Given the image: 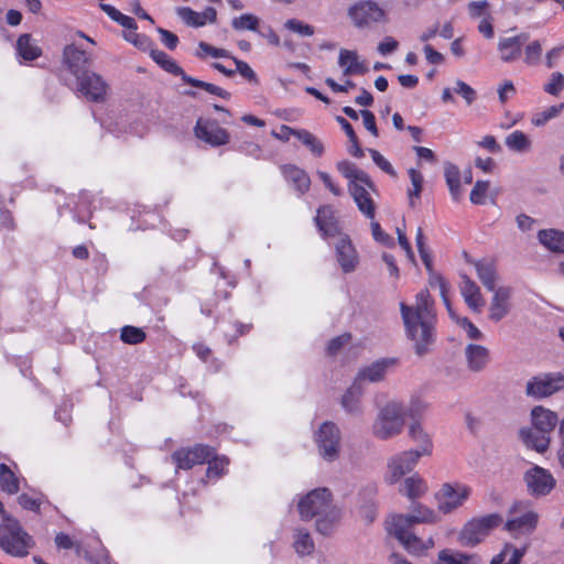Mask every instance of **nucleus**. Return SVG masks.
I'll return each instance as SVG.
<instances>
[{"label":"nucleus","instance_id":"obj_1","mask_svg":"<svg viewBox=\"0 0 564 564\" xmlns=\"http://www.w3.org/2000/svg\"><path fill=\"white\" fill-rule=\"evenodd\" d=\"M402 321L409 339L413 343L417 356L430 352L435 340L436 314L434 303L426 290L415 296V304H400Z\"/></svg>","mask_w":564,"mask_h":564},{"label":"nucleus","instance_id":"obj_2","mask_svg":"<svg viewBox=\"0 0 564 564\" xmlns=\"http://www.w3.org/2000/svg\"><path fill=\"white\" fill-rule=\"evenodd\" d=\"M300 517L304 521L315 519L316 531L323 535L332 534L339 524L343 511L333 502L328 488H315L301 497L297 502Z\"/></svg>","mask_w":564,"mask_h":564},{"label":"nucleus","instance_id":"obj_3","mask_svg":"<svg viewBox=\"0 0 564 564\" xmlns=\"http://www.w3.org/2000/svg\"><path fill=\"white\" fill-rule=\"evenodd\" d=\"M406 417V405L399 400H389L378 410L371 433L381 441L397 437L402 433Z\"/></svg>","mask_w":564,"mask_h":564},{"label":"nucleus","instance_id":"obj_4","mask_svg":"<svg viewBox=\"0 0 564 564\" xmlns=\"http://www.w3.org/2000/svg\"><path fill=\"white\" fill-rule=\"evenodd\" d=\"M35 546L34 539L22 528L18 519L0 523V547L14 557H25Z\"/></svg>","mask_w":564,"mask_h":564},{"label":"nucleus","instance_id":"obj_5","mask_svg":"<svg viewBox=\"0 0 564 564\" xmlns=\"http://www.w3.org/2000/svg\"><path fill=\"white\" fill-rule=\"evenodd\" d=\"M538 522L539 514L531 508V502L518 500L509 509L505 529L514 536L530 534L535 530Z\"/></svg>","mask_w":564,"mask_h":564},{"label":"nucleus","instance_id":"obj_6","mask_svg":"<svg viewBox=\"0 0 564 564\" xmlns=\"http://www.w3.org/2000/svg\"><path fill=\"white\" fill-rule=\"evenodd\" d=\"M314 442L323 460L333 463L339 458L341 432L335 423L329 421L322 423L314 433Z\"/></svg>","mask_w":564,"mask_h":564},{"label":"nucleus","instance_id":"obj_7","mask_svg":"<svg viewBox=\"0 0 564 564\" xmlns=\"http://www.w3.org/2000/svg\"><path fill=\"white\" fill-rule=\"evenodd\" d=\"M470 491L468 486L460 482L443 484L434 495L437 511L444 514L452 513L465 503L470 496Z\"/></svg>","mask_w":564,"mask_h":564},{"label":"nucleus","instance_id":"obj_8","mask_svg":"<svg viewBox=\"0 0 564 564\" xmlns=\"http://www.w3.org/2000/svg\"><path fill=\"white\" fill-rule=\"evenodd\" d=\"M502 517L498 513L487 514L485 517L473 519L465 524L459 534L462 545L475 546L480 543L489 532L502 523Z\"/></svg>","mask_w":564,"mask_h":564},{"label":"nucleus","instance_id":"obj_9","mask_svg":"<svg viewBox=\"0 0 564 564\" xmlns=\"http://www.w3.org/2000/svg\"><path fill=\"white\" fill-rule=\"evenodd\" d=\"M563 389L564 373L549 372L531 378L527 382L525 393L534 399H543Z\"/></svg>","mask_w":564,"mask_h":564},{"label":"nucleus","instance_id":"obj_10","mask_svg":"<svg viewBox=\"0 0 564 564\" xmlns=\"http://www.w3.org/2000/svg\"><path fill=\"white\" fill-rule=\"evenodd\" d=\"M348 15L357 28H365L371 23H381L387 20V13L377 2L362 0L348 9Z\"/></svg>","mask_w":564,"mask_h":564},{"label":"nucleus","instance_id":"obj_11","mask_svg":"<svg viewBox=\"0 0 564 564\" xmlns=\"http://www.w3.org/2000/svg\"><path fill=\"white\" fill-rule=\"evenodd\" d=\"M523 481L527 491L535 498L547 496L556 485L551 471L538 465L532 466L524 473Z\"/></svg>","mask_w":564,"mask_h":564},{"label":"nucleus","instance_id":"obj_12","mask_svg":"<svg viewBox=\"0 0 564 564\" xmlns=\"http://www.w3.org/2000/svg\"><path fill=\"white\" fill-rule=\"evenodd\" d=\"M422 456L413 449L403 451L393 455L388 460L386 481L390 485L397 484L405 475L411 473Z\"/></svg>","mask_w":564,"mask_h":564},{"label":"nucleus","instance_id":"obj_13","mask_svg":"<svg viewBox=\"0 0 564 564\" xmlns=\"http://www.w3.org/2000/svg\"><path fill=\"white\" fill-rule=\"evenodd\" d=\"M78 91L89 101L101 102L106 99L108 84L95 72H84L76 79Z\"/></svg>","mask_w":564,"mask_h":564},{"label":"nucleus","instance_id":"obj_14","mask_svg":"<svg viewBox=\"0 0 564 564\" xmlns=\"http://www.w3.org/2000/svg\"><path fill=\"white\" fill-rule=\"evenodd\" d=\"M411 528L412 527H403L402 524L388 522L389 534L393 535L408 552L421 554L434 546L432 538L422 540L411 532Z\"/></svg>","mask_w":564,"mask_h":564},{"label":"nucleus","instance_id":"obj_15","mask_svg":"<svg viewBox=\"0 0 564 564\" xmlns=\"http://www.w3.org/2000/svg\"><path fill=\"white\" fill-rule=\"evenodd\" d=\"M440 518L436 511L430 507L412 502L411 512L408 514H394L389 522L402 524L403 527H413L414 524H433L438 522Z\"/></svg>","mask_w":564,"mask_h":564},{"label":"nucleus","instance_id":"obj_16","mask_svg":"<svg viewBox=\"0 0 564 564\" xmlns=\"http://www.w3.org/2000/svg\"><path fill=\"white\" fill-rule=\"evenodd\" d=\"M194 131L197 139L210 144L212 147H219L229 142L228 131L221 128L214 120L199 118Z\"/></svg>","mask_w":564,"mask_h":564},{"label":"nucleus","instance_id":"obj_17","mask_svg":"<svg viewBox=\"0 0 564 564\" xmlns=\"http://www.w3.org/2000/svg\"><path fill=\"white\" fill-rule=\"evenodd\" d=\"M213 456V448L196 445L192 448H182L172 454V460L177 469H191L193 466L204 464Z\"/></svg>","mask_w":564,"mask_h":564},{"label":"nucleus","instance_id":"obj_18","mask_svg":"<svg viewBox=\"0 0 564 564\" xmlns=\"http://www.w3.org/2000/svg\"><path fill=\"white\" fill-rule=\"evenodd\" d=\"M395 365V358L378 359L370 365L360 368L357 372V376L355 377V380L359 381L362 386L364 382H380L386 378L388 370L393 368Z\"/></svg>","mask_w":564,"mask_h":564},{"label":"nucleus","instance_id":"obj_19","mask_svg":"<svg viewBox=\"0 0 564 564\" xmlns=\"http://www.w3.org/2000/svg\"><path fill=\"white\" fill-rule=\"evenodd\" d=\"M63 62L77 79L84 72H87L85 68L91 64L93 56L88 52L70 44L64 48Z\"/></svg>","mask_w":564,"mask_h":564},{"label":"nucleus","instance_id":"obj_20","mask_svg":"<svg viewBox=\"0 0 564 564\" xmlns=\"http://www.w3.org/2000/svg\"><path fill=\"white\" fill-rule=\"evenodd\" d=\"M336 259L345 273L355 271L359 263L358 253L350 239L345 235L338 237L335 243Z\"/></svg>","mask_w":564,"mask_h":564},{"label":"nucleus","instance_id":"obj_21","mask_svg":"<svg viewBox=\"0 0 564 564\" xmlns=\"http://www.w3.org/2000/svg\"><path fill=\"white\" fill-rule=\"evenodd\" d=\"M492 292L494 295L490 301L488 317L497 323L503 319L511 310L510 299L512 289L509 286H499Z\"/></svg>","mask_w":564,"mask_h":564},{"label":"nucleus","instance_id":"obj_22","mask_svg":"<svg viewBox=\"0 0 564 564\" xmlns=\"http://www.w3.org/2000/svg\"><path fill=\"white\" fill-rule=\"evenodd\" d=\"M528 40V33H521L509 37H500L497 45L500 59L503 63L518 61L522 53V46Z\"/></svg>","mask_w":564,"mask_h":564},{"label":"nucleus","instance_id":"obj_23","mask_svg":"<svg viewBox=\"0 0 564 564\" xmlns=\"http://www.w3.org/2000/svg\"><path fill=\"white\" fill-rule=\"evenodd\" d=\"M375 186L370 188L367 184H348V191L354 202L356 203L359 212L369 219L375 218L376 204L372 199L370 192L373 191Z\"/></svg>","mask_w":564,"mask_h":564},{"label":"nucleus","instance_id":"obj_24","mask_svg":"<svg viewBox=\"0 0 564 564\" xmlns=\"http://www.w3.org/2000/svg\"><path fill=\"white\" fill-rule=\"evenodd\" d=\"M467 369L471 372L484 371L490 362V351L478 344H468L464 349Z\"/></svg>","mask_w":564,"mask_h":564},{"label":"nucleus","instance_id":"obj_25","mask_svg":"<svg viewBox=\"0 0 564 564\" xmlns=\"http://www.w3.org/2000/svg\"><path fill=\"white\" fill-rule=\"evenodd\" d=\"M519 440L522 444L540 454L545 453L551 444V436L540 432L534 426H522L519 432Z\"/></svg>","mask_w":564,"mask_h":564},{"label":"nucleus","instance_id":"obj_26","mask_svg":"<svg viewBox=\"0 0 564 564\" xmlns=\"http://www.w3.org/2000/svg\"><path fill=\"white\" fill-rule=\"evenodd\" d=\"M530 419L532 426L549 436L558 423L557 413L542 405H536L531 410Z\"/></svg>","mask_w":564,"mask_h":564},{"label":"nucleus","instance_id":"obj_27","mask_svg":"<svg viewBox=\"0 0 564 564\" xmlns=\"http://www.w3.org/2000/svg\"><path fill=\"white\" fill-rule=\"evenodd\" d=\"M315 221L318 227V230L322 232L324 237L343 236L340 232L338 220L335 216V210L332 206H321L317 209Z\"/></svg>","mask_w":564,"mask_h":564},{"label":"nucleus","instance_id":"obj_28","mask_svg":"<svg viewBox=\"0 0 564 564\" xmlns=\"http://www.w3.org/2000/svg\"><path fill=\"white\" fill-rule=\"evenodd\" d=\"M459 291L467 306L474 312H480L485 305L480 288L466 274L460 275Z\"/></svg>","mask_w":564,"mask_h":564},{"label":"nucleus","instance_id":"obj_29","mask_svg":"<svg viewBox=\"0 0 564 564\" xmlns=\"http://www.w3.org/2000/svg\"><path fill=\"white\" fill-rule=\"evenodd\" d=\"M177 15L189 26L200 28L207 23H214L217 19V12L208 7L202 12H196L188 7L178 8Z\"/></svg>","mask_w":564,"mask_h":564},{"label":"nucleus","instance_id":"obj_30","mask_svg":"<svg viewBox=\"0 0 564 564\" xmlns=\"http://www.w3.org/2000/svg\"><path fill=\"white\" fill-rule=\"evenodd\" d=\"M338 65L343 68L344 76L364 75L368 72L366 62L359 58L356 51L341 48Z\"/></svg>","mask_w":564,"mask_h":564},{"label":"nucleus","instance_id":"obj_31","mask_svg":"<svg viewBox=\"0 0 564 564\" xmlns=\"http://www.w3.org/2000/svg\"><path fill=\"white\" fill-rule=\"evenodd\" d=\"M429 491L426 480L417 473L406 477L400 485L399 492L414 502L424 497Z\"/></svg>","mask_w":564,"mask_h":564},{"label":"nucleus","instance_id":"obj_32","mask_svg":"<svg viewBox=\"0 0 564 564\" xmlns=\"http://www.w3.org/2000/svg\"><path fill=\"white\" fill-rule=\"evenodd\" d=\"M364 394V386L354 379L351 386L341 397L340 404L344 410L352 415L362 414L361 397Z\"/></svg>","mask_w":564,"mask_h":564},{"label":"nucleus","instance_id":"obj_33","mask_svg":"<svg viewBox=\"0 0 564 564\" xmlns=\"http://www.w3.org/2000/svg\"><path fill=\"white\" fill-rule=\"evenodd\" d=\"M411 441L417 444V447L413 451L419 453L421 456H431L433 453V442L430 434L424 430L420 422H413L409 426L408 431Z\"/></svg>","mask_w":564,"mask_h":564},{"label":"nucleus","instance_id":"obj_34","mask_svg":"<svg viewBox=\"0 0 564 564\" xmlns=\"http://www.w3.org/2000/svg\"><path fill=\"white\" fill-rule=\"evenodd\" d=\"M478 279L488 291L496 290L498 279L497 268L494 260L480 259L474 262Z\"/></svg>","mask_w":564,"mask_h":564},{"label":"nucleus","instance_id":"obj_35","mask_svg":"<svg viewBox=\"0 0 564 564\" xmlns=\"http://www.w3.org/2000/svg\"><path fill=\"white\" fill-rule=\"evenodd\" d=\"M282 173L286 182L294 187V189L303 195L311 186V178L305 171L295 165H285L282 167Z\"/></svg>","mask_w":564,"mask_h":564},{"label":"nucleus","instance_id":"obj_36","mask_svg":"<svg viewBox=\"0 0 564 564\" xmlns=\"http://www.w3.org/2000/svg\"><path fill=\"white\" fill-rule=\"evenodd\" d=\"M15 50L18 55L24 61H34L42 55V48L39 46L37 41L28 33L19 36Z\"/></svg>","mask_w":564,"mask_h":564},{"label":"nucleus","instance_id":"obj_37","mask_svg":"<svg viewBox=\"0 0 564 564\" xmlns=\"http://www.w3.org/2000/svg\"><path fill=\"white\" fill-rule=\"evenodd\" d=\"M539 242L552 252H564V231L542 229L538 232Z\"/></svg>","mask_w":564,"mask_h":564},{"label":"nucleus","instance_id":"obj_38","mask_svg":"<svg viewBox=\"0 0 564 564\" xmlns=\"http://www.w3.org/2000/svg\"><path fill=\"white\" fill-rule=\"evenodd\" d=\"M337 170L345 176L349 184H367L370 188L373 187V183L369 175L359 170L354 163L349 161H340L337 163Z\"/></svg>","mask_w":564,"mask_h":564},{"label":"nucleus","instance_id":"obj_39","mask_svg":"<svg viewBox=\"0 0 564 564\" xmlns=\"http://www.w3.org/2000/svg\"><path fill=\"white\" fill-rule=\"evenodd\" d=\"M438 560L447 564H481V558L477 554H467L447 549L438 553Z\"/></svg>","mask_w":564,"mask_h":564},{"label":"nucleus","instance_id":"obj_40","mask_svg":"<svg viewBox=\"0 0 564 564\" xmlns=\"http://www.w3.org/2000/svg\"><path fill=\"white\" fill-rule=\"evenodd\" d=\"M524 553V549L506 544L503 549L491 558L489 564H520Z\"/></svg>","mask_w":564,"mask_h":564},{"label":"nucleus","instance_id":"obj_41","mask_svg":"<svg viewBox=\"0 0 564 564\" xmlns=\"http://www.w3.org/2000/svg\"><path fill=\"white\" fill-rule=\"evenodd\" d=\"M444 176L452 198L456 202L459 200L462 197L459 169L452 163H447L444 167Z\"/></svg>","mask_w":564,"mask_h":564},{"label":"nucleus","instance_id":"obj_42","mask_svg":"<svg viewBox=\"0 0 564 564\" xmlns=\"http://www.w3.org/2000/svg\"><path fill=\"white\" fill-rule=\"evenodd\" d=\"M293 538V547L300 556L310 555L313 553L315 545L308 530L295 529Z\"/></svg>","mask_w":564,"mask_h":564},{"label":"nucleus","instance_id":"obj_43","mask_svg":"<svg viewBox=\"0 0 564 564\" xmlns=\"http://www.w3.org/2000/svg\"><path fill=\"white\" fill-rule=\"evenodd\" d=\"M505 143L509 150L518 153L527 152L531 149V140L523 131L520 130H516L508 134L505 139Z\"/></svg>","mask_w":564,"mask_h":564},{"label":"nucleus","instance_id":"obj_44","mask_svg":"<svg viewBox=\"0 0 564 564\" xmlns=\"http://www.w3.org/2000/svg\"><path fill=\"white\" fill-rule=\"evenodd\" d=\"M0 487L3 491L14 495L19 491V480L4 464L0 465Z\"/></svg>","mask_w":564,"mask_h":564},{"label":"nucleus","instance_id":"obj_45","mask_svg":"<svg viewBox=\"0 0 564 564\" xmlns=\"http://www.w3.org/2000/svg\"><path fill=\"white\" fill-rule=\"evenodd\" d=\"M429 283L432 288H437L440 290V294L442 296V300L447 308V312L452 318H454V312L451 305V302L448 300L447 293L449 290L448 283L445 281V279L435 272H431Z\"/></svg>","mask_w":564,"mask_h":564},{"label":"nucleus","instance_id":"obj_46","mask_svg":"<svg viewBox=\"0 0 564 564\" xmlns=\"http://www.w3.org/2000/svg\"><path fill=\"white\" fill-rule=\"evenodd\" d=\"M296 138L316 156H321L324 153L323 143L310 131L300 129L296 133Z\"/></svg>","mask_w":564,"mask_h":564},{"label":"nucleus","instance_id":"obj_47","mask_svg":"<svg viewBox=\"0 0 564 564\" xmlns=\"http://www.w3.org/2000/svg\"><path fill=\"white\" fill-rule=\"evenodd\" d=\"M151 57L153 61L159 64L164 70L173 74L180 75L182 73V68L172 59L166 53L159 50H153L151 52Z\"/></svg>","mask_w":564,"mask_h":564},{"label":"nucleus","instance_id":"obj_48","mask_svg":"<svg viewBox=\"0 0 564 564\" xmlns=\"http://www.w3.org/2000/svg\"><path fill=\"white\" fill-rule=\"evenodd\" d=\"M260 20L251 13H245L231 20V26L236 31H257Z\"/></svg>","mask_w":564,"mask_h":564},{"label":"nucleus","instance_id":"obj_49","mask_svg":"<svg viewBox=\"0 0 564 564\" xmlns=\"http://www.w3.org/2000/svg\"><path fill=\"white\" fill-rule=\"evenodd\" d=\"M101 8L110 19L118 22L121 26L126 28L127 30H137V23L131 17L121 13L110 4H102Z\"/></svg>","mask_w":564,"mask_h":564},{"label":"nucleus","instance_id":"obj_50","mask_svg":"<svg viewBox=\"0 0 564 564\" xmlns=\"http://www.w3.org/2000/svg\"><path fill=\"white\" fill-rule=\"evenodd\" d=\"M408 173H409L411 185H412V187L408 192V195H409L410 205L414 206V204H415L414 199L419 198L421 195L424 178H423V175L415 169H410Z\"/></svg>","mask_w":564,"mask_h":564},{"label":"nucleus","instance_id":"obj_51","mask_svg":"<svg viewBox=\"0 0 564 564\" xmlns=\"http://www.w3.org/2000/svg\"><path fill=\"white\" fill-rule=\"evenodd\" d=\"M542 44L540 41L535 40L530 42L524 47V59L523 62L528 66H536L540 64L541 56H542Z\"/></svg>","mask_w":564,"mask_h":564},{"label":"nucleus","instance_id":"obj_52","mask_svg":"<svg viewBox=\"0 0 564 564\" xmlns=\"http://www.w3.org/2000/svg\"><path fill=\"white\" fill-rule=\"evenodd\" d=\"M145 337L142 328L129 325L121 328L120 338L126 344L137 345L144 341Z\"/></svg>","mask_w":564,"mask_h":564},{"label":"nucleus","instance_id":"obj_53","mask_svg":"<svg viewBox=\"0 0 564 564\" xmlns=\"http://www.w3.org/2000/svg\"><path fill=\"white\" fill-rule=\"evenodd\" d=\"M453 91L459 95L467 106L473 105L474 101L477 99L476 90L462 79L455 80Z\"/></svg>","mask_w":564,"mask_h":564},{"label":"nucleus","instance_id":"obj_54","mask_svg":"<svg viewBox=\"0 0 564 564\" xmlns=\"http://www.w3.org/2000/svg\"><path fill=\"white\" fill-rule=\"evenodd\" d=\"M489 181H477L470 192L469 199L475 205H484L489 193Z\"/></svg>","mask_w":564,"mask_h":564},{"label":"nucleus","instance_id":"obj_55","mask_svg":"<svg viewBox=\"0 0 564 564\" xmlns=\"http://www.w3.org/2000/svg\"><path fill=\"white\" fill-rule=\"evenodd\" d=\"M466 333L467 337L471 340H481L484 339L482 332L473 324L467 317H458L454 313L453 318Z\"/></svg>","mask_w":564,"mask_h":564},{"label":"nucleus","instance_id":"obj_56","mask_svg":"<svg viewBox=\"0 0 564 564\" xmlns=\"http://www.w3.org/2000/svg\"><path fill=\"white\" fill-rule=\"evenodd\" d=\"M205 463H208L207 477L209 478L220 477L224 474L226 466L228 465V462L225 457H216L214 455Z\"/></svg>","mask_w":564,"mask_h":564},{"label":"nucleus","instance_id":"obj_57","mask_svg":"<svg viewBox=\"0 0 564 564\" xmlns=\"http://www.w3.org/2000/svg\"><path fill=\"white\" fill-rule=\"evenodd\" d=\"M564 89V75L560 72L552 73L550 80L544 86V91L557 96Z\"/></svg>","mask_w":564,"mask_h":564},{"label":"nucleus","instance_id":"obj_58","mask_svg":"<svg viewBox=\"0 0 564 564\" xmlns=\"http://www.w3.org/2000/svg\"><path fill=\"white\" fill-rule=\"evenodd\" d=\"M284 26L297 33L301 36H312L314 34V28L310 24L304 23L303 21L296 19H290L284 23Z\"/></svg>","mask_w":564,"mask_h":564},{"label":"nucleus","instance_id":"obj_59","mask_svg":"<svg viewBox=\"0 0 564 564\" xmlns=\"http://www.w3.org/2000/svg\"><path fill=\"white\" fill-rule=\"evenodd\" d=\"M564 109V102L557 106H552L539 113L535 118H533L532 122L534 126L540 127L545 124L549 120L557 117L562 110Z\"/></svg>","mask_w":564,"mask_h":564},{"label":"nucleus","instance_id":"obj_60","mask_svg":"<svg viewBox=\"0 0 564 564\" xmlns=\"http://www.w3.org/2000/svg\"><path fill=\"white\" fill-rule=\"evenodd\" d=\"M234 63L236 64L235 73H239L243 78L249 80L250 83L258 84V77L254 70L248 65V63L240 61L236 57H232Z\"/></svg>","mask_w":564,"mask_h":564},{"label":"nucleus","instance_id":"obj_61","mask_svg":"<svg viewBox=\"0 0 564 564\" xmlns=\"http://www.w3.org/2000/svg\"><path fill=\"white\" fill-rule=\"evenodd\" d=\"M198 48H199L198 56H200V57H204L207 55H209L214 58L229 57V53L226 50L214 47L206 42H199Z\"/></svg>","mask_w":564,"mask_h":564},{"label":"nucleus","instance_id":"obj_62","mask_svg":"<svg viewBox=\"0 0 564 564\" xmlns=\"http://www.w3.org/2000/svg\"><path fill=\"white\" fill-rule=\"evenodd\" d=\"M369 153L371 155L372 161L379 169H381L389 175L395 176V171L393 166L379 151L370 149Z\"/></svg>","mask_w":564,"mask_h":564},{"label":"nucleus","instance_id":"obj_63","mask_svg":"<svg viewBox=\"0 0 564 564\" xmlns=\"http://www.w3.org/2000/svg\"><path fill=\"white\" fill-rule=\"evenodd\" d=\"M427 409V404L417 397H413L406 405L408 416L415 419L422 415Z\"/></svg>","mask_w":564,"mask_h":564},{"label":"nucleus","instance_id":"obj_64","mask_svg":"<svg viewBox=\"0 0 564 564\" xmlns=\"http://www.w3.org/2000/svg\"><path fill=\"white\" fill-rule=\"evenodd\" d=\"M497 91L499 101L503 105L516 95V87L511 80H505Z\"/></svg>","mask_w":564,"mask_h":564}]
</instances>
